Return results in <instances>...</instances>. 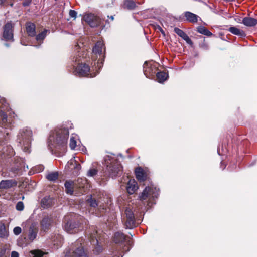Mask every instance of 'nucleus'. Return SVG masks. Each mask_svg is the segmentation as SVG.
<instances>
[{
  "label": "nucleus",
  "instance_id": "1",
  "mask_svg": "<svg viewBox=\"0 0 257 257\" xmlns=\"http://www.w3.org/2000/svg\"><path fill=\"white\" fill-rule=\"evenodd\" d=\"M69 131L65 127H57L51 131L48 139V148L51 151L65 150L69 137Z\"/></svg>",
  "mask_w": 257,
  "mask_h": 257
},
{
  "label": "nucleus",
  "instance_id": "2",
  "mask_svg": "<svg viewBox=\"0 0 257 257\" xmlns=\"http://www.w3.org/2000/svg\"><path fill=\"white\" fill-rule=\"evenodd\" d=\"M83 240L79 238L66 248L64 257H89L88 250L82 245Z\"/></svg>",
  "mask_w": 257,
  "mask_h": 257
},
{
  "label": "nucleus",
  "instance_id": "3",
  "mask_svg": "<svg viewBox=\"0 0 257 257\" xmlns=\"http://www.w3.org/2000/svg\"><path fill=\"white\" fill-rule=\"evenodd\" d=\"M104 162L106 166L105 171L111 177H116L121 173L122 166L118 161L113 156H106L104 157Z\"/></svg>",
  "mask_w": 257,
  "mask_h": 257
},
{
  "label": "nucleus",
  "instance_id": "4",
  "mask_svg": "<svg viewBox=\"0 0 257 257\" xmlns=\"http://www.w3.org/2000/svg\"><path fill=\"white\" fill-rule=\"evenodd\" d=\"M76 215H71L65 216L64 222L65 223V230L70 234H74L78 232L81 229V223L79 222L80 217L75 218Z\"/></svg>",
  "mask_w": 257,
  "mask_h": 257
},
{
  "label": "nucleus",
  "instance_id": "5",
  "mask_svg": "<svg viewBox=\"0 0 257 257\" xmlns=\"http://www.w3.org/2000/svg\"><path fill=\"white\" fill-rule=\"evenodd\" d=\"M32 136V131L28 128L23 129L19 133L18 135L19 142L22 150L25 152H30Z\"/></svg>",
  "mask_w": 257,
  "mask_h": 257
},
{
  "label": "nucleus",
  "instance_id": "6",
  "mask_svg": "<svg viewBox=\"0 0 257 257\" xmlns=\"http://www.w3.org/2000/svg\"><path fill=\"white\" fill-rule=\"evenodd\" d=\"M113 241L116 244L124 243L126 248H124L123 251L125 252L128 251L133 244L132 238L130 236H126L120 232H117L114 234Z\"/></svg>",
  "mask_w": 257,
  "mask_h": 257
},
{
  "label": "nucleus",
  "instance_id": "7",
  "mask_svg": "<svg viewBox=\"0 0 257 257\" xmlns=\"http://www.w3.org/2000/svg\"><path fill=\"white\" fill-rule=\"evenodd\" d=\"M123 218L124 226L126 228L132 229L137 226L133 210L130 207H126Z\"/></svg>",
  "mask_w": 257,
  "mask_h": 257
},
{
  "label": "nucleus",
  "instance_id": "8",
  "mask_svg": "<svg viewBox=\"0 0 257 257\" xmlns=\"http://www.w3.org/2000/svg\"><path fill=\"white\" fill-rule=\"evenodd\" d=\"M90 72L89 66L85 63L79 64L74 70V74L80 77L88 76L90 75V77H93L95 75H92Z\"/></svg>",
  "mask_w": 257,
  "mask_h": 257
},
{
  "label": "nucleus",
  "instance_id": "9",
  "mask_svg": "<svg viewBox=\"0 0 257 257\" xmlns=\"http://www.w3.org/2000/svg\"><path fill=\"white\" fill-rule=\"evenodd\" d=\"M159 195V190L153 187H147L143 190L140 196L141 200H145L147 198H157Z\"/></svg>",
  "mask_w": 257,
  "mask_h": 257
},
{
  "label": "nucleus",
  "instance_id": "10",
  "mask_svg": "<svg viewBox=\"0 0 257 257\" xmlns=\"http://www.w3.org/2000/svg\"><path fill=\"white\" fill-rule=\"evenodd\" d=\"M3 36L7 41L13 40V26L11 22H8L4 26Z\"/></svg>",
  "mask_w": 257,
  "mask_h": 257
},
{
  "label": "nucleus",
  "instance_id": "11",
  "mask_svg": "<svg viewBox=\"0 0 257 257\" xmlns=\"http://www.w3.org/2000/svg\"><path fill=\"white\" fill-rule=\"evenodd\" d=\"M100 234L95 228H93V232L89 233V240L91 243L93 245H97L96 249H98L99 251L102 250V247L98 244L99 241L101 240Z\"/></svg>",
  "mask_w": 257,
  "mask_h": 257
},
{
  "label": "nucleus",
  "instance_id": "12",
  "mask_svg": "<svg viewBox=\"0 0 257 257\" xmlns=\"http://www.w3.org/2000/svg\"><path fill=\"white\" fill-rule=\"evenodd\" d=\"M85 20L91 27L95 28L101 25V20L99 17L93 15L88 14L85 16Z\"/></svg>",
  "mask_w": 257,
  "mask_h": 257
},
{
  "label": "nucleus",
  "instance_id": "13",
  "mask_svg": "<svg viewBox=\"0 0 257 257\" xmlns=\"http://www.w3.org/2000/svg\"><path fill=\"white\" fill-rule=\"evenodd\" d=\"M155 67L150 65L147 62H145L143 65V71L146 77L152 79L156 73Z\"/></svg>",
  "mask_w": 257,
  "mask_h": 257
},
{
  "label": "nucleus",
  "instance_id": "14",
  "mask_svg": "<svg viewBox=\"0 0 257 257\" xmlns=\"http://www.w3.org/2000/svg\"><path fill=\"white\" fill-rule=\"evenodd\" d=\"M54 222L52 215L45 216L41 221L40 224L42 230L44 231L48 230Z\"/></svg>",
  "mask_w": 257,
  "mask_h": 257
},
{
  "label": "nucleus",
  "instance_id": "15",
  "mask_svg": "<svg viewBox=\"0 0 257 257\" xmlns=\"http://www.w3.org/2000/svg\"><path fill=\"white\" fill-rule=\"evenodd\" d=\"M174 31L180 37H181L183 40H184L186 42L190 45H193V42L191 39L188 37V36L182 30L180 29L175 27L174 29Z\"/></svg>",
  "mask_w": 257,
  "mask_h": 257
},
{
  "label": "nucleus",
  "instance_id": "16",
  "mask_svg": "<svg viewBox=\"0 0 257 257\" xmlns=\"http://www.w3.org/2000/svg\"><path fill=\"white\" fill-rule=\"evenodd\" d=\"M104 44L102 41H97L93 48V52L95 54L99 55L102 54L103 50L105 51Z\"/></svg>",
  "mask_w": 257,
  "mask_h": 257
},
{
  "label": "nucleus",
  "instance_id": "17",
  "mask_svg": "<svg viewBox=\"0 0 257 257\" xmlns=\"http://www.w3.org/2000/svg\"><path fill=\"white\" fill-rule=\"evenodd\" d=\"M26 29L27 34L29 36L34 37L36 36V26L31 22H28L26 25Z\"/></svg>",
  "mask_w": 257,
  "mask_h": 257
},
{
  "label": "nucleus",
  "instance_id": "18",
  "mask_svg": "<svg viewBox=\"0 0 257 257\" xmlns=\"http://www.w3.org/2000/svg\"><path fill=\"white\" fill-rule=\"evenodd\" d=\"M54 203V199L52 198L45 197L41 200V206L43 208H47L52 206Z\"/></svg>",
  "mask_w": 257,
  "mask_h": 257
},
{
  "label": "nucleus",
  "instance_id": "19",
  "mask_svg": "<svg viewBox=\"0 0 257 257\" xmlns=\"http://www.w3.org/2000/svg\"><path fill=\"white\" fill-rule=\"evenodd\" d=\"M16 184V182L13 180H2L0 182V189H9Z\"/></svg>",
  "mask_w": 257,
  "mask_h": 257
},
{
  "label": "nucleus",
  "instance_id": "20",
  "mask_svg": "<svg viewBox=\"0 0 257 257\" xmlns=\"http://www.w3.org/2000/svg\"><path fill=\"white\" fill-rule=\"evenodd\" d=\"M136 178L140 181H144L147 178V175L144 170L141 167H138L135 170Z\"/></svg>",
  "mask_w": 257,
  "mask_h": 257
},
{
  "label": "nucleus",
  "instance_id": "21",
  "mask_svg": "<svg viewBox=\"0 0 257 257\" xmlns=\"http://www.w3.org/2000/svg\"><path fill=\"white\" fill-rule=\"evenodd\" d=\"M137 183L135 180H130L126 186V189L128 193L130 194H132L137 190Z\"/></svg>",
  "mask_w": 257,
  "mask_h": 257
},
{
  "label": "nucleus",
  "instance_id": "22",
  "mask_svg": "<svg viewBox=\"0 0 257 257\" xmlns=\"http://www.w3.org/2000/svg\"><path fill=\"white\" fill-rule=\"evenodd\" d=\"M242 23L248 27H253L257 25V20L252 17H246L242 20Z\"/></svg>",
  "mask_w": 257,
  "mask_h": 257
},
{
  "label": "nucleus",
  "instance_id": "23",
  "mask_svg": "<svg viewBox=\"0 0 257 257\" xmlns=\"http://www.w3.org/2000/svg\"><path fill=\"white\" fill-rule=\"evenodd\" d=\"M184 16L186 17V21L189 22L195 23L198 21V16L190 12H185Z\"/></svg>",
  "mask_w": 257,
  "mask_h": 257
},
{
  "label": "nucleus",
  "instance_id": "24",
  "mask_svg": "<svg viewBox=\"0 0 257 257\" xmlns=\"http://www.w3.org/2000/svg\"><path fill=\"white\" fill-rule=\"evenodd\" d=\"M228 31L231 33L241 37L245 36V33L243 30L238 29L235 27H230Z\"/></svg>",
  "mask_w": 257,
  "mask_h": 257
},
{
  "label": "nucleus",
  "instance_id": "25",
  "mask_svg": "<svg viewBox=\"0 0 257 257\" xmlns=\"http://www.w3.org/2000/svg\"><path fill=\"white\" fill-rule=\"evenodd\" d=\"M38 229L34 226H30L29 229L28 238L30 240H34L37 234Z\"/></svg>",
  "mask_w": 257,
  "mask_h": 257
},
{
  "label": "nucleus",
  "instance_id": "26",
  "mask_svg": "<svg viewBox=\"0 0 257 257\" xmlns=\"http://www.w3.org/2000/svg\"><path fill=\"white\" fill-rule=\"evenodd\" d=\"M65 191L67 194L72 195L73 192V182L71 181H67L65 183Z\"/></svg>",
  "mask_w": 257,
  "mask_h": 257
},
{
  "label": "nucleus",
  "instance_id": "27",
  "mask_svg": "<svg viewBox=\"0 0 257 257\" xmlns=\"http://www.w3.org/2000/svg\"><path fill=\"white\" fill-rule=\"evenodd\" d=\"M167 74L163 71L158 72L156 73L157 80L159 83L165 81L167 79Z\"/></svg>",
  "mask_w": 257,
  "mask_h": 257
},
{
  "label": "nucleus",
  "instance_id": "28",
  "mask_svg": "<svg viewBox=\"0 0 257 257\" xmlns=\"http://www.w3.org/2000/svg\"><path fill=\"white\" fill-rule=\"evenodd\" d=\"M0 122L2 127H6L8 126L7 115L3 111H0Z\"/></svg>",
  "mask_w": 257,
  "mask_h": 257
},
{
  "label": "nucleus",
  "instance_id": "29",
  "mask_svg": "<svg viewBox=\"0 0 257 257\" xmlns=\"http://www.w3.org/2000/svg\"><path fill=\"white\" fill-rule=\"evenodd\" d=\"M197 32L200 34H203L207 36H210L212 35V33L207 28L203 26H199L197 28Z\"/></svg>",
  "mask_w": 257,
  "mask_h": 257
},
{
  "label": "nucleus",
  "instance_id": "30",
  "mask_svg": "<svg viewBox=\"0 0 257 257\" xmlns=\"http://www.w3.org/2000/svg\"><path fill=\"white\" fill-rule=\"evenodd\" d=\"M59 173L58 172H52L49 173L46 175V178L50 181H55L58 179Z\"/></svg>",
  "mask_w": 257,
  "mask_h": 257
},
{
  "label": "nucleus",
  "instance_id": "31",
  "mask_svg": "<svg viewBox=\"0 0 257 257\" xmlns=\"http://www.w3.org/2000/svg\"><path fill=\"white\" fill-rule=\"evenodd\" d=\"M124 6V8H126L127 9L133 10L137 7V5L135 2L133 0H125Z\"/></svg>",
  "mask_w": 257,
  "mask_h": 257
},
{
  "label": "nucleus",
  "instance_id": "32",
  "mask_svg": "<svg viewBox=\"0 0 257 257\" xmlns=\"http://www.w3.org/2000/svg\"><path fill=\"white\" fill-rule=\"evenodd\" d=\"M48 32V30L45 29L41 33L38 34V35H36V39L37 41H42L47 35V33Z\"/></svg>",
  "mask_w": 257,
  "mask_h": 257
},
{
  "label": "nucleus",
  "instance_id": "33",
  "mask_svg": "<svg viewBox=\"0 0 257 257\" xmlns=\"http://www.w3.org/2000/svg\"><path fill=\"white\" fill-rule=\"evenodd\" d=\"M8 236V232L6 231L5 225L4 223H0V237L4 238Z\"/></svg>",
  "mask_w": 257,
  "mask_h": 257
},
{
  "label": "nucleus",
  "instance_id": "34",
  "mask_svg": "<svg viewBox=\"0 0 257 257\" xmlns=\"http://www.w3.org/2000/svg\"><path fill=\"white\" fill-rule=\"evenodd\" d=\"M30 253L33 255V257H42L44 254V253L40 250H31Z\"/></svg>",
  "mask_w": 257,
  "mask_h": 257
},
{
  "label": "nucleus",
  "instance_id": "35",
  "mask_svg": "<svg viewBox=\"0 0 257 257\" xmlns=\"http://www.w3.org/2000/svg\"><path fill=\"white\" fill-rule=\"evenodd\" d=\"M98 171L95 168H91L87 172V176L88 177H94L97 174Z\"/></svg>",
  "mask_w": 257,
  "mask_h": 257
},
{
  "label": "nucleus",
  "instance_id": "36",
  "mask_svg": "<svg viewBox=\"0 0 257 257\" xmlns=\"http://www.w3.org/2000/svg\"><path fill=\"white\" fill-rule=\"evenodd\" d=\"M71 149H74L76 146V141L74 137H71L69 143Z\"/></svg>",
  "mask_w": 257,
  "mask_h": 257
},
{
  "label": "nucleus",
  "instance_id": "37",
  "mask_svg": "<svg viewBox=\"0 0 257 257\" xmlns=\"http://www.w3.org/2000/svg\"><path fill=\"white\" fill-rule=\"evenodd\" d=\"M16 209L18 211H22L24 208V205L22 202L19 201L17 203L16 206Z\"/></svg>",
  "mask_w": 257,
  "mask_h": 257
},
{
  "label": "nucleus",
  "instance_id": "38",
  "mask_svg": "<svg viewBox=\"0 0 257 257\" xmlns=\"http://www.w3.org/2000/svg\"><path fill=\"white\" fill-rule=\"evenodd\" d=\"M74 162H75V164L74 165L73 164H72V165L74 166V169L75 171L76 172L75 173L76 175H78V171L81 169V165L79 163H76V162L75 161H74Z\"/></svg>",
  "mask_w": 257,
  "mask_h": 257
},
{
  "label": "nucleus",
  "instance_id": "39",
  "mask_svg": "<svg viewBox=\"0 0 257 257\" xmlns=\"http://www.w3.org/2000/svg\"><path fill=\"white\" fill-rule=\"evenodd\" d=\"M88 201L90 203V205L91 207H96V206H97L98 204L95 199L91 198L90 200H88Z\"/></svg>",
  "mask_w": 257,
  "mask_h": 257
},
{
  "label": "nucleus",
  "instance_id": "40",
  "mask_svg": "<svg viewBox=\"0 0 257 257\" xmlns=\"http://www.w3.org/2000/svg\"><path fill=\"white\" fill-rule=\"evenodd\" d=\"M21 228L18 226L15 227L13 229V232L16 235H19L21 233Z\"/></svg>",
  "mask_w": 257,
  "mask_h": 257
},
{
  "label": "nucleus",
  "instance_id": "41",
  "mask_svg": "<svg viewBox=\"0 0 257 257\" xmlns=\"http://www.w3.org/2000/svg\"><path fill=\"white\" fill-rule=\"evenodd\" d=\"M44 169V167L43 165H39L35 167V170L36 173L42 172Z\"/></svg>",
  "mask_w": 257,
  "mask_h": 257
},
{
  "label": "nucleus",
  "instance_id": "42",
  "mask_svg": "<svg viewBox=\"0 0 257 257\" xmlns=\"http://www.w3.org/2000/svg\"><path fill=\"white\" fill-rule=\"evenodd\" d=\"M77 12L74 10H70L69 11V14L71 18L75 19L77 17Z\"/></svg>",
  "mask_w": 257,
  "mask_h": 257
},
{
  "label": "nucleus",
  "instance_id": "43",
  "mask_svg": "<svg viewBox=\"0 0 257 257\" xmlns=\"http://www.w3.org/2000/svg\"><path fill=\"white\" fill-rule=\"evenodd\" d=\"M19 253L16 251H12L11 253V257H19Z\"/></svg>",
  "mask_w": 257,
  "mask_h": 257
},
{
  "label": "nucleus",
  "instance_id": "44",
  "mask_svg": "<svg viewBox=\"0 0 257 257\" xmlns=\"http://www.w3.org/2000/svg\"><path fill=\"white\" fill-rule=\"evenodd\" d=\"M6 0H0V5H2Z\"/></svg>",
  "mask_w": 257,
  "mask_h": 257
},
{
  "label": "nucleus",
  "instance_id": "45",
  "mask_svg": "<svg viewBox=\"0 0 257 257\" xmlns=\"http://www.w3.org/2000/svg\"><path fill=\"white\" fill-rule=\"evenodd\" d=\"M110 18L111 19V21H113V19H114V17H113V16H110Z\"/></svg>",
  "mask_w": 257,
  "mask_h": 257
},
{
  "label": "nucleus",
  "instance_id": "46",
  "mask_svg": "<svg viewBox=\"0 0 257 257\" xmlns=\"http://www.w3.org/2000/svg\"><path fill=\"white\" fill-rule=\"evenodd\" d=\"M160 29H161V31L162 32V33L163 34H165L164 31L161 29V28H160Z\"/></svg>",
  "mask_w": 257,
  "mask_h": 257
},
{
  "label": "nucleus",
  "instance_id": "47",
  "mask_svg": "<svg viewBox=\"0 0 257 257\" xmlns=\"http://www.w3.org/2000/svg\"><path fill=\"white\" fill-rule=\"evenodd\" d=\"M27 5V4H25V3H24V5H25V6H26V5Z\"/></svg>",
  "mask_w": 257,
  "mask_h": 257
}]
</instances>
